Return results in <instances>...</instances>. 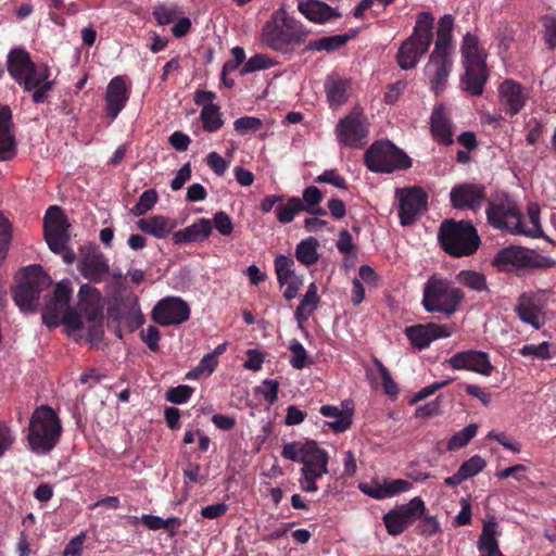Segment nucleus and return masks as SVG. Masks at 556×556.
<instances>
[{
    "label": "nucleus",
    "instance_id": "1",
    "mask_svg": "<svg viewBox=\"0 0 556 556\" xmlns=\"http://www.w3.org/2000/svg\"><path fill=\"white\" fill-rule=\"evenodd\" d=\"M73 293L71 281L63 279L56 283L54 299L42 311V320L49 328L63 324L70 332L86 330L91 343H98L104 333L103 305L100 292L83 285L78 292V307L83 317L68 303Z\"/></svg>",
    "mask_w": 556,
    "mask_h": 556
},
{
    "label": "nucleus",
    "instance_id": "2",
    "mask_svg": "<svg viewBox=\"0 0 556 556\" xmlns=\"http://www.w3.org/2000/svg\"><path fill=\"white\" fill-rule=\"evenodd\" d=\"M486 216L493 227L507 230L513 235L528 237H540L543 235L538 203L529 204L527 215L521 216L516 204L505 198L490 203Z\"/></svg>",
    "mask_w": 556,
    "mask_h": 556
},
{
    "label": "nucleus",
    "instance_id": "3",
    "mask_svg": "<svg viewBox=\"0 0 556 556\" xmlns=\"http://www.w3.org/2000/svg\"><path fill=\"white\" fill-rule=\"evenodd\" d=\"M282 457L301 463V490L308 493L318 491L317 480L328 473L329 455L326 450L318 447L315 441L286 443Z\"/></svg>",
    "mask_w": 556,
    "mask_h": 556
},
{
    "label": "nucleus",
    "instance_id": "4",
    "mask_svg": "<svg viewBox=\"0 0 556 556\" xmlns=\"http://www.w3.org/2000/svg\"><path fill=\"white\" fill-rule=\"evenodd\" d=\"M61 432V421L51 407L42 405L36 408L28 427L29 448L37 454L50 452L56 445Z\"/></svg>",
    "mask_w": 556,
    "mask_h": 556
},
{
    "label": "nucleus",
    "instance_id": "5",
    "mask_svg": "<svg viewBox=\"0 0 556 556\" xmlns=\"http://www.w3.org/2000/svg\"><path fill=\"white\" fill-rule=\"evenodd\" d=\"M434 17L429 12L417 15L413 34L400 46L396 60L402 70L414 68L429 50L433 39Z\"/></svg>",
    "mask_w": 556,
    "mask_h": 556
},
{
    "label": "nucleus",
    "instance_id": "6",
    "mask_svg": "<svg viewBox=\"0 0 556 556\" xmlns=\"http://www.w3.org/2000/svg\"><path fill=\"white\" fill-rule=\"evenodd\" d=\"M464 300V292L446 278L432 275L424 286L422 306L428 313L454 314Z\"/></svg>",
    "mask_w": 556,
    "mask_h": 556
},
{
    "label": "nucleus",
    "instance_id": "7",
    "mask_svg": "<svg viewBox=\"0 0 556 556\" xmlns=\"http://www.w3.org/2000/svg\"><path fill=\"white\" fill-rule=\"evenodd\" d=\"M305 36L302 25L285 11H278L266 22L261 39L268 48L286 52L290 46L300 43Z\"/></svg>",
    "mask_w": 556,
    "mask_h": 556
},
{
    "label": "nucleus",
    "instance_id": "8",
    "mask_svg": "<svg viewBox=\"0 0 556 556\" xmlns=\"http://www.w3.org/2000/svg\"><path fill=\"white\" fill-rule=\"evenodd\" d=\"M439 239L444 251L454 257L471 255L480 245L476 228L466 220H445L441 225Z\"/></svg>",
    "mask_w": 556,
    "mask_h": 556
},
{
    "label": "nucleus",
    "instance_id": "9",
    "mask_svg": "<svg viewBox=\"0 0 556 556\" xmlns=\"http://www.w3.org/2000/svg\"><path fill=\"white\" fill-rule=\"evenodd\" d=\"M465 75L462 78V87L473 96L483 92L486 81L485 53L480 50L478 38L466 34L462 45Z\"/></svg>",
    "mask_w": 556,
    "mask_h": 556
},
{
    "label": "nucleus",
    "instance_id": "10",
    "mask_svg": "<svg viewBox=\"0 0 556 556\" xmlns=\"http://www.w3.org/2000/svg\"><path fill=\"white\" fill-rule=\"evenodd\" d=\"M493 265L501 271H513L515 269L552 268L556 262L531 249L508 247L496 253Z\"/></svg>",
    "mask_w": 556,
    "mask_h": 556
},
{
    "label": "nucleus",
    "instance_id": "11",
    "mask_svg": "<svg viewBox=\"0 0 556 556\" xmlns=\"http://www.w3.org/2000/svg\"><path fill=\"white\" fill-rule=\"evenodd\" d=\"M365 163L371 172L392 173L410 167V159L390 141L370 146L365 153Z\"/></svg>",
    "mask_w": 556,
    "mask_h": 556
},
{
    "label": "nucleus",
    "instance_id": "12",
    "mask_svg": "<svg viewBox=\"0 0 556 556\" xmlns=\"http://www.w3.org/2000/svg\"><path fill=\"white\" fill-rule=\"evenodd\" d=\"M25 280L15 289L14 300L24 312L36 308L41 291L48 289L52 280L40 266L33 265L24 271Z\"/></svg>",
    "mask_w": 556,
    "mask_h": 556
},
{
    "label": "nucleus",
    "instance_id": "13",
    "mask_svg": "<svg viewBox=\"0 0 556 556\" xmlns=\"http://www.w3.org/2000/svg\"><path fill=\"white\" fill-rule=\"evenodd\" d=\"M425 511L426 505L420 497H414L407 504L388 511L383 516V522L388 533L391 535L403 533L410 525L420 518Z\"/></svg>",
    "mask_w": 556,
    "mask_h": 556
},
{
    "label": "nucleus",
    "instance_id": "14",
    "mask_svg": "<svg viewBox=\"0 0 556 556\" xmlns=\"http://www.w3.org/2000/svg\"><path fill=\"white\" fill-rule=\"evenodd\" d=\"M337 139L340 143L363 148L368 135V122L359 110H354L350 115L340 119L336 127Z\"/></svg>",
    "mask_w": 556,
    "mask_h": 556
},
{
    "label": "nucleus",
    "instance_id": "15",
    "mask_svg": "<svg viewBox=\"0 0 556 556\" xmlns=\"http://www.w3.org/2000/svg\"><path fill=\"white\" fill-rule=\"evenodd\" d=\"M27 70L23 79H18V84L25 91L33 92L31 99L35 103H42L48 97L49 91L53 87L50 80V70L43 63L33 62Z\"/></svg>",
    "mask_w": 556,
    "mask_h": 556
},
{
    "label": "nucleus",
    "instance_id": "16",
    "mask_svg": "<svg viewBox=\"0 0 556 556\" xmlns=\"http://www.w3.org/2000/svg\"><path fill=\"white\" fill-rule=\"evenodd\" d=\"M67 228L66 217L61 207L50 206L45 215V238L53 252L64 251L68 240Z\"/></svg>",
    "mask_w": 556,
    "mask_h": 556
},
{
    "label": "nucleus",
    "instance_id": "17",
    "mask_svg": "<svg viewBox=\"0 0 556 556\" xmlns=\"http://www.w3.org/2000/svg\"><path fill=\"white\" fill-rule=\"evenodd\" d=\"M399 216L403 226L414 224L427 208L428 197L426 192L417 187L406 188L397 191Z\"/></svg>",
    "mask_w": 556,
    "mask_h": 556
},
{
    "label": "nucleus",
    "instance_id": "18",
    "mask_svg": "<svg viewBox=\"0 0 556 556\" xmlns=\"http://www.w3.org/2000/svg\"><path fill=\"white\" fill-rule=\"evenodd\" d=\"M190 317V307L178 296H168L156 303L152 311V319L161 326L180 325Z\"/></svg>",
    "mask_w": 556,
    "mask_h": 556
},
{
    "label": "nucleus",
    "instance_id": "19",
    "mask_svg": "<svg viewBox=\"0 0 556 556\" xmlns=\"http://www.w3.org/2000/svg\"><path fill=\"white\" fill-rule=\"evenodd\" d=\"M452 65L451 52L433 49L424 72L435 94L444 90Z\"/></svg>",
    "mask_w": 556,
    "mask_h": 556
},
{
    "label": "nucleus",
    "instance_id": "20",
    "mask_svg": "<svg viewBox=\"0 0 556 556\" xmlns=\"http://www.w3.org/2000/svg\"><path fill=\"white\" fill-rule=\"evenodd\" d=\"M404 333L412 346L421 351L427 349L437 339L451 337L452 329L446 325L430 323L406 327Z\"/></svg>",
    "mask_w": 556,
    "mask_h": 556
},
{
    "label": "nucleus",
    "instance_id": "21",
    "mask_svg": "<svg viewBox=\"0 0 556 556\" xmlns=\"http://www.w3.org/2000/svg\"><path fill=\"white\" fill-rule=\"evenodd\" d=\"M447 363L455 370H470L486 377L494 369L489 355L478 350L458 352L451 356Z\"/></svg>",
    "mask_w": 556,
    "mask_h": 556
},
{
    "label": "nucleus",
    "instance_id": "22",
    "mask_svg": "<svg viewBox=\"0 0 556 556\" xmlns=\"http://www.w3.org/2000/svg\"><path fill=\"white\" fill-rule=\"evenodd\" d=\"M498 98L502 110L513 116L525 108L529 92L514 79H506L498 87Z\"/></svg>",
    "mask_w": 556,
    "mask_h": 556
},
{
    "label": "nucleus",
    "instance_id": "23",
    "mask_svg": "<svg viewBox=\"0 0 556 556\" xmlns=\"http://www.w3.org/2000/svg\"><path fill=\"white\" fill-rule=\"evenodd\" d=\"M451 202L455 208H480L484 199V188L479 185L464 184L454 187L450 193Z\"/></svg>",
    "mask_w": 556,
    "mask_h": 556
},
{
    "label": "nucleus",
    "instance_id": "24",
    "mask_svg": "<svg viewBox=\"0 0 556 556\" xmlns=\"http://www.w3.org/2000/svg\"><path fill=\"white\" fill-rule=\"evenodd\" d=\"M129 90L123 76H115L110 80L105 92L106 113L115 118L124 109L128 100Z\"/></svg>",
    "mask_w": 556,
    "mask_h": 556
},
{
    "label": "nucleus",
    "instance_id": "25",
    "mask_svg": "<svg viewBox=\"0 0 556 556\" xmlns=\"http://www.w3.org/2000/svg\"><path fill=\"white\" fill-rule=\"evenodd\" d=\"M361 491L376 500L392 497L401 492L412 489V484L404 479L384 480L382 483L374 481L371 483L359 484Z\"/></svg>",
    "mask_w": 556,
    "mask_h": 556
},
{
    "label": "nucleus",
    "instance_id": "26",
    "mask_svg": "<svg viewBox=\"0 0 556 556\" xmlns=\"http://www.w3.org/2000/svg\"><path fill=\"white\" fill-rule=\"evenodd\" d=\"M16 154L15 138L12 132V114L9 106L0 108V161L12 160Z\"/></svg>",
    "mask_w": 556,
    "mask_h": 556
},
{
    "label": "nucleus",
    "instance_id": "27",
    "mask_svg": "<svg viewBox=\"0 0 556 556\" xmlns=\"http://www.w3.org/2000/svg\"><path fill=\"white\" fill-rule=\"evenodd\" d=\"M431 135L438 142L450 146L453 143V129L450 116L442 104L437 105L430 117Z\"/></svg>",
    "mask_w": 556,
    "mask_h": 556
},
{
    "label": "nucleus",
    "instance_id": "28",
    "mask_svg": "<svg viewBox=\"0 0 556 556\" xmlns=\"http://www.w3.org/2000/svg\"><path fill=\"white\" fill-rule=\"evenodd\" d=\"M213 225L208 218H199L190 226L173 233L175 244H187L191 242H202L212 233Z\"/></svg>",
    "mask_w": 556,
    "mask_h": 556
},
{
    "label": "nucleus",
    "instance_id": "29",
    "mask_svg": "<svg viewBox=\"0 0 556 556\" xmlns=\"http://www.w3.org/2000/svg\"><path fill=\"white\" fill-rule=\"evenodd\" d=\"M498 522L494 516H488L483 521L482 532L478 541V549L482 556H503L496 536Z\"/></svg>",
    "mask_w": 556,
    "mask_h": 556
},
{
    "label": "nucleus",
    "instance_id": "30",
    "mask_svg": "<svg viewBox=\"0 0 556 556\" xmlns=\"http://www.w3.org/2000/svg\"><path fill=\"white\" fill-rule=\"evenodd\" d=\"M137 227L144 233L164 239L177 227V222L163 215H153L139 219Z\"/></svg>",
    "mask_w": 556,
    "mask_h": 556
},
{
    "label": "nucleus",
    "instance_id": "31",
    "mask_svg": "<svg viewBox=\"0 0 556 556\" xmlns=\"http://www.w3.org/2000/svg\"><path fill=\"white\" fill-rule=\"evenodd\" d=\"M536 293L525 292L518 299L516 311L519 318L535 329H540L543 324L541 309L535 304Z\"/></svg>",
    "mask_w": 556,
    "mask_h": 556
},
{
    "label": "nucleus",
    "instance_id": "32",
    "mask_svg": "<svg viewBox=\"0 0 556 556\" xmlns=\"http://www.w3.org/2000/svg\"><path fill=\"white\" fill-rule=\"evenodd\" d=\"M78 269L85 278L100 281L109 273L108 260L101 253L87 254L79 261Z\"/></svg>",
    "mask_w": 556,
    "mask_h": 556
},
{
    "label": "nucleus",
    "instance_id": "33",
    "mask_svg": "<svg viewBox=\"0 0 556 556\" xmlns=\"http://www.w3.org/2000/svg\"><path fill=\"white\" fill-rule=\"evenodd\" d=\"M299 11L314 23H326L339 14L328 4L318 0H299Z\"/></svg>",
    "mask_w": 556,
    "mask_h": 556
},
{
    "label": "nucleus",
    "instance_id": "34",
    "mask_svg": "<svg viewBox=\"0 0 556 556\" xmlns=\"http://www.w3.org/2000/svg\"><path fill=\"white\" fill-rule=\"evenodd\" d=\"M33 63L30 54L24 48L16 47L10 50L7 58V68L10 76L15 80L23 79L24 74Z\"/></svg>",
    "mask_w": 556,
    "mask_h": 556
},
{
    "label": "nucleus",
    "instance_id": "35",
    "mask_svg": "<svg viewBox=\"0 0 556 556\" xmlns=\"http://www.w3.org/2000/svg\"><path fill=\"white\" fill-rule=\"evenodd\" d=\"M319 412L324 417L330 419L328 425L334 432H344L351 426V414L337 406L324 405Z\"/></svg>",
    "mask_w": 556,
    "mask_h": 556
},
{
    "label": "nucleus",
    "instance_id": "36",
    "mask_svg": "<svg viewBox=\"0 0 556 556\" xmlns=\"http://www.w3.org/2000/svg\"><path fill=\"white\" fill-rule=\"evenodd\" d=\"M456 280L462 286H464L477 293H483V294L490 293L486 278L482 273L475 271V270H467V269L460 270L456 276Z\"/></svg>",
    "mask_w": 556,
    "mask_h": 556
},
{
    "label": "nucleus",
    "instance_id": "37",
    "mask_svg": "<svg viewBox=\"0 0 556 556\" xmlns=\"http://www.w3.org/2000/svg\"><path fill=\"white\" fill-rule=\"evenodd\" d=\"M319 298L317 295V287L315 283H311L308 289L301 300V303L295 309V319L300 326L307 320L311 314L316 309Z\"/></svg>",
    "mask_w": 556,
    "mask_h": 556
},
{
    "label": "nucleus",
    "instance_id": "38",
    "mask_svg": "<svg viewBox=\"0 0 556 556\" xmlns=\"http://www.w3.org/2000/svg\"><path fill=\"white\" fill-rule=\"evenodd\" d=\"M454 28V18L451 14L443 15L438 24L437 40L434 49L452 52V31Z\"/></svg>",
    "mask_w": 556,
    "mask_h": 556
},
{
    "label": "nucleus",
    "instance_id": "39",
    "mask_svg": "<svg viewBox=\"0 0 556 556\" xmlns=\"http://www.w3.org/2000/svg\"><path fill=\"white\" fill-rule=\"evenodd\" d=\"M318 245L319 243L317 239L313 237L301 240L295 248V256L298 261L305 266L314 265L319 258V254L317 252Z\"/></svg>",
    "mask_w": 556,
    "mask_h": 556
},
{
    "label": "nucleus",
    "instance_id": "40",
    "mask_svg": "<svg viewBox=\"0 0 556 556\" xmlns=\"http://www.w3.org/2000/svg\"><path fill=\"white\" fill-rule=\"evenodd\" d=\"M327 98L332 106H339L348 100L349 81L344 79H328L326 85Z\"/></svg>",
    "mask_w": 556,
    "mask_h": 556
},
{
    "label": "nucleus",
    "instance_id": "41",
    "mask_svg": "<svg viewBox=\"0 0 556 556\" xmlns=\"http://www.w3.org/2000/svg\"><path fill=\"white\" fill-rule=\"evenodd\" d=\"M293 266L294 261L286 255L280 254L275 258V271L281 287H283L286 282L302 279L301 276L295 274Z\"/></svg>",
    "mask_w": 556,
    "mask_h": 556
},
{
    "label": "nucleus",
    "instance_id": "42",
    "mask_svg": "<svg viewBox=\"0 0 556 556\" xmlns=\"http://www.w3.org/2000/svg\"><path fill=\"white\" fill-rule=\"evenodd\" d=\"M304 203L300 198H290L286 203H280L276 207L277 219L281 224L291 223L294 217L303 212Z\"/></svg>",
    "mask_w": 556,
    "mask_h": 556
},
{
    "label": "nucleus",
    "instance_id": "43",
    "mask_svg": "<svg viewBox=\"0 0 556 556\" xmlns=\"http://www.w3.org/2000/svg\"><path fill=\"white\" fill-rule=\"evenodd\" d=\"M200 119L203 129L207 132H214L220 129L224 125L220 109L218 105L206 106L201 110Z\"/></svg>",
    "mask_w": 556,
    "mask_h": 556
},
{
    "label": "nucleus",
    "instance_id": "44",
    "mask_svg": "<svg viewBox=\"0 0 556 556\" xmlns=\"http://www.w3.org/2000/svg\"><path fill=\"white\" fill-rule=\"evenodd\" d=\"M478 426L470 424L460 431L456 432L447 442V451H456L466 446L469 441L476 435Z\"/></svg>",
    "mask_w": 556,
    "mask_h": 556
},
{
    "label": "nucleus",
    "instance_id": "45",
    "mask_svg": "<svg viewBox=\"0 0 556 556\" xmlns=\"http://www.w3.org/2000/svg\"><path fill=\"white\" fill-rule=\"evenodd\" d=\"M159 200L157 192L154 189H148L141 193L138 202L130 210L134 216H141L148 213Z\"/></svg>",
    "mask_w": 556,
    "mask_h": 556
},
{
    "label": "nucleus",
    "instance_id": "46",
    "mask_svg": "<svg viewBox=\"0 0 556 556\" xmlns=\"http://www.w3.org/2000/svg\"><path fill=\"white\" fill-rule=\"evenodd\" d=\"M349 36L346 35H334L329 37H323L318 40L312 41L309 43V48L317 51H334L341 47H343L348 40Z\"/></svg>",
    "mask_w": 556,
    "mask_h": 556
},
{
    "label": "nucleus",
    "instance_id": "47",
    "mask_svg": "<svg viewBox=\"0 0 556 556\" xmlns=\"http://www.w3.org/2000/svg\"><path fill=\"white\" fill-rule=\"evenodd\" d=\"M288 349L291 353L289 362L294 369H302L307 363H309L308 354L300 341L295 339L291 340Z\"/></svg>",
    "mask_w": 556,
    "mask_h": 556
},
{
    "label": "nucleus",
    "instance_id": "48",
    "mask_svg": "<svg viewBox=\"0 0 556 556\" xmlns=\"http://www.w3.org/2000/svg\"><path fill=\"white\" fill-rule=\"evenodd\" d=\"M485 465L486 463L481 456L475 455L460 465V467L458 468V472L462 476L463 480L465 481L481 472L484 469Z\"/></svg>",
    "mask_w": 556,
    "mask_h": 556
},
{
    "label": "nucleus",
    "instance_id": "49",
    "mask_svg": "<svg viewBox=\"0 0 556 556\" xmlns=\"http://www.w3.org/2000/svg\"><path fill=\"white\" fill-rule=\"evenodd\" d=\"M274 64L275 62L266 54H255L244 63L241 74L247 75L256 71L267 70L274 66Z\"/></svg>",
    "mask_w": 556,
    "mask_h": 556
},
{
    "label": "nucleus",
    "instance_id": "50",
    "mask_svg": "<svg viewBox=\"0 0 556 556\" xmlns=\"http://www.w3.org/2000/svg\"><path fill=\"white\" fill-rule=\"evenodd\" d=\"M218 361L213 355L206 354L202 357L195 368L187 374L189 379H198L201 376H210L216 368Z\"/></svg>",
    "mask_w": 556,
    "mask_h": 556
},
{
    "label": "nucleus",
    "instance_id": "51",
    "mask_svg": "<svg viewBox=\"0 0 556 556\" xmlns=\"http://www.w3.org/2000/svg\"><path fill=\"white\" fill-rule=\"evenodd\" d=\"M372 363L383 382V389H384L386 394H388L390 396L396 395L399 392V389H397L396 383L393 381L388 368L382 364V362L380 359H378L376 357L372 359Z\"/></svg>",
    "mask_w": 556,
    "mask_h": 556
},
{
    "label": "nucleus",
    "instance_id": "52",
    "mask_svg": "<svg viewBox=\"0 0 556 556\" xmlns=\"http://www.w3.org/2000/svg\"><path fill=\"white\" fill-rule=\"evenodd\" d=\"M262 127L263 122L254 116L240 117L233 122V128L240 135H245L250 131H256Z\"/></svg>",
    "mask_w": 556,
    "mask_h": 556
},
{
    "label": "nucleus",
    "instance_id": "53",
    "mask_svg": "<svg viewBox=\"0 0 556 556\" xmlns=\"http://www.w3.org/2000/svg\"><path fill=\"white\" fill-rule=\"evenodd\" d=\"M211 222L222 236H230L233 231V223L230 216L224 211L215 213Z\"/></svg>",
    "mask_w": 556,
    "mask_h": 556
},
{
    "label": "nucleus",
    "instance_id": "54",
    "mask_svg": "<svg viewBox=\"0 0 556 556\" xmlns=\"http://www.w3.org/2000/svg\"><path fill=\"white\" fill-rule=\"evenodd\" d=\"M519 353L522 356L536 357L541 359H547L551 357L549 355V344L547 342H542L540 344H527L523 345Z\"/></svg>",
    "mask_w": 556,
    "mask_h": 556
},
{
    "label": "nucleus",
    "instance_id": "55",
    "mask_svg": "<svg viewBox=\"0 0 556 556\" xmlns=\"http://www.w3.org/2000/svg\"><path fill=\"white\" fill-rule=\"evenodd\" d=\"M178 15V8L176 5H160L153 10V16L160 25L170 24Z\"/></svg>",
    "mask_w": 556,
    "mask_h": 556
},
{
    "label": "nucleus",
    "instance_id": "56",
    "mask_svg": "<svg viewBox=\"0 0 556 556\" xmlns=\"http://www.w3.org/2000/svg\"><path fill=\"white\" fill-rule=\"evenodd\" d=\"M193 393V389L189 386H178L172 388L166 393V400L174 404L186 403Z\"/></svg>",
    "mask_w": 556,
    "mask_h": 556
},
{
    "label": "nucleus",
    "instance_id": "57",
    "mask_svg": "<svg viewBox=\"0 0 556 556\" xmlns=\"http://www.w3.org/2000/svg\"><path fill=\"white\" fill-rule=\"evenodd\" d=\"M543 24V38L549 48L556 47V17L553 15H545L542 18Z\"/></svg>",
    "mask_w": 556,
    "mask_h": 556
},
{
    "label": "nucleus",
    "instance_id": "58",
    "mask_svg": "<svg viewBox=\"0 0 556 556\" xmlns=\"http://www.w3.org/2000/svg\"><path fill=\"white\" fill-rule=\"evenodd\" d=\"M323 200L320 190L315 186H309L303 191V211H312L313 206L318 205Z\"/></svg>",
    "mask_w": 556,
    "mask_h": 556
},
{
    "label": "nucleus",
    "instance_id": "59",
    "mask_svg": "<svg viewBox=\"0 0 556 556\" xmlns=\"http://www.w3.org/2000/svg\"><path fill=\"white\" fill-rule=\"evenodd\" d=\"M14 441L15 435L12 429L4 421H0V457L12 447Z\"/></svg>",
    "mask_w": 556,
    "mask_h": 556
},
{
    "label": "nucleus",
    "instance_id": "60",
    "mask_svg": "<svg viewBox=\"0 0 556 556\" xmlns=\"http://www.w3.org/2000/svg\"><path fill=\"white\" fill-rule=\"evenodd\" d=\"M278 390L279 382L277 380L266 379L260 389V393L269 405H273L278 399Z\"/></svg>",
    "mask_w": 556,
    "mask_h": 556
},
{
    "label": "nucleus",
    "instance_id": "61",
    "mask_svg": "<svg viewBox=\"0 0 556 556\" xmlns=\"http://www.w3.org/2000/svg\"><path fill=\"white\" fill-rule=\"evenodd\" d=\"M422 520L419 525L420 532L422 535L432 536L441 532V526L434 516L422 515Z\"/></svg>",
    "mask_w": 556,
    "mask_h": 556
},
{
    "label": "nucleus",
    "instance_id": "62",
    "mask_svg": "<svg viewBox=\"0 0 556 556\" xmlns=\"http://www.w3.org/2000/svg\"><path fill=\"white\" fill-rule=\"evenodd\" d=\"M232 60L227 61L223 66L222 75L236 71L245 60V52L241 47L231 49Z\"/></svg>",
    "mask_w": 556,
    "mask_h": 556
},
{
    "label": "nucleus",
    "instance_id": "63",
    "mask_svg": "<svg viewBox=\"0 0 556 556\" xmlns=\"http://www.w3.org/2000/svg\"><path fill=\"white\" fill-rule=\"evenodd\" d=\"M141 340L148 345V348L155 352L159 349L160 331L155 326H149L140 333Z\"/></svg>",
    "mask_w": 556,
    "mask_h": 556
},
{
    "label": "nucleus",
    "instance_id": "64",
    "mask_svg": "<svg viewBox=\"0 0 556 556\" xmlns=\"http://www.w3.org/2000/svg\"><path fill=\"white\" fill-rule=\"evenodd\" d=\"M207 165L218 176L223 175L228 168V163L217 152H211L206 156Z\"/></svg>",
    "mask_w": 556,
    "mask_h": 556
}]
</instances>
